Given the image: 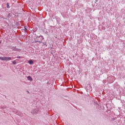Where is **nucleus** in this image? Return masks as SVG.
Segmentation results:
<instances>
[{"label": "nucleus", "instance_id": "8", "mask_svg": "<svg viewBox=\"0 0 125 125\" xmlns=\"http://www.w3.org/2000/svg\"><path fill=\"white\" fill-rule=\"evenodd\" d=\"M28 63L29 64H34V62L32 60H29L28 61Z\"/></svg>", "mask_w": 125, "mask_h": 125}, {"label": "nucleus", "instance_id": "2", "mask_svg": "<svg viewBox=\"0 0 125 125\" xmlns=\"http://www.w3.org/2000/svg\"><path fill=\"white\" fill-rule=\"evenodd\" d=\"M42 40H43V37L42 36L37 37L35 40L34 42H42Z\"/></svg>", "mask_w": 125, "mask_h": 125}, {"label": "nucleus", "instance_id": "6", "mask_svg": "<svg viewBox=\"0 0 125 125\" xmlns=\"http://www.w3.org/2000/svg\"><path fill=\"white\" fill-rule=\"evenodd\" d=\"M27 79L28 81H30L31 82H33V78H32V77H31V76H28L27 77Z\"/></svg>", "mask_w": 125, "mask_h": 125}, {"label": "nucleus", "instance_id": "1", "mask_svg": "<svg viewBox=\"0 0 125 125\" xmlns=\"http://www.w3.org/2000/svg\"><path fill=\"white\" fill-rule=\"evenodd\" d=\"M0 60H2L4 61H10V60H12L11 58L9 57H0Z\"/></svg>", "mask_w": 125, "mask_h": 125}, {"label": "nucleus", "instance_id": "3", "mask_svg": "<svg viewBox=\"0 0 125 125\" xmlns=\"http://www.w3.org/2000/svg\"><path fill=\"white\" fill-rule=\"evenodd\" d=\"M14 113L18 115V116H20V117H23V113L20 112V111L17 110V109H14L13 110Z\"/></svg>", "mask_w": 125, "mask_h": 125}, {"label": "nucleus", "instance_id": "14", "mask_svg": "<svg viewBox=\"0 0 125 125\" xmlns=\"http://www.w3.org/2000/svg\"><path fill=\"white\" fill-rule=\"evenodd\" d=\"M1 42H0V43H1Z\"/></svg>", "mask_w": 125, "mask_h": 125}, {"label": "nucleus", "instance_id": "12", "mask_svg": "<svg viewBox=\"0 0 125 125\" xmlns=\"http://www.w3.org/2000/svg\"><path fill=\"white\" fill-rule=\"evenodd\" d=\"M9 15H10V14H8V16H9Z\"/></svg>", "mask_w": 125, "mask_h": 125}, {"label": "nucleus", "instance_id": "11", "mask_svg": "<svg viewBox=\"0 0 125 125\" xmlns=\"http://www.w3.org/2000/svg\"><path fill=\"white\" fill-rule=\"evenodd\" d=\"M17 58H19V59H20V58H21V57H17Z\"/></svg>", "mask_w": 125, "mask_h": 125}, {"label": "nucleus", "instance_id": "9", "mask_svg": "<svg viewBox=\"0 0 125 125\" xmlns=\"http://www.w3.org/2000/svg\"><path fill=\"white\" fill-rule=\"evenodd\" d=\"M6 5L7 8H10V6H9V3H7Z\"/></svg>", "mask_w": 125, "mask_h": 125}, {"label": "nucleus", "instance_id": "13", "mask_svg": "<svg viewBox=\"0 0 125 125\" xmlns=\"http://www.w3.org/2000/svg\"><path fill=\"white\" fill-rule=\"evenodd\" d=\"M1 75H0V78H1Z\"/></svg>", "mask_w": 125, "mask_h": 125}, {"label": "nucleus", "instance_id": "7", "mask_svg": "<svg viewBox=\"0 0 125 125\" xmlns=\"http://www.w3.org/2000/svg\"><path fill=\"white\" fill-rule=\"evenodd\" d=\"M23 28L24 29H22L21 30L22 32H26V31H27V28H26V26H24Z\"/></svg>", "mask_w": 125, "mask_h": 125}, {"label": "nucleus", "instance_id": "5", "mask_svg": "<svg viewBox=\"0 0 125 125\" xmlns=\"http://www.w3.org/2000/svg\"><path fill=\"white\" fill-rule=\"evenodd\" d=\"M11 49H12L14 51H20V49L17 48L16 47H12Z\"/></svg>", "mask_w": 125, "mask_h": 125}, {"label": "nucleus", "instance_id": "10", "mask_svg": "<svg viewBox=\"0 0 125 125\" xmlns=\"http://www.w3.org/2000/svg\"><path fill=\"white\" fill-rule=\"evenodd\" d=\"M12 63L14 65H16V62L15 61H13Z\"/></svg>", "mask_w": 125, "mask_h": 125}, {"label": "nucleus", "instance_id": "4", "mask_svg": "<svg viewBox=\"0 0 125 125\" xmlns=\"http://www.w3.org/2000/svg\"><path fill=\"white\" fill-rule=\"evenodd\" d=\"M38 112H39V108H38L33 109L31 111L32 114H38Z\"/></svg>", "mask_w": 125, "mask_h": 125}]
</instances>
